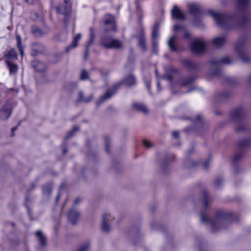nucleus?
Returning a JSON list of instances; mask_svg holds the SVG:
<instances>
[{
  "label": "nucleus",
  "instance_id": "obj_1",
  "mask_svg": "<svg viewBox=\"0 0 251 251\" xmlns=\"http://www.w3.org/2000/svg\"><path fill=\"white\" fill-rule=\"evenodd\" d=\"M207 13L214 19L219 26H229L230 23L233 22V19L231 16L221 14L212 9L208 10Z\"/></svg>",
  "mask_w": 251,
  "mask_h": 251
},
{
  "label": "nucleus",
  "instance_id": "obj_2",
  "mask_svg": "<svg viewBox=\"0 0 251 251\" xmlns=\"http://www.w3.org/2000/svg\"><path fill=\"white\" fill-rule=\"evenodd\" d=\"M235 50L243 61L246 62L250 59V56L247 53L245 41L244 39H242L237 41L235 46Z\"/></svg>",
  "mask_w": 251,
  "mask_h": 251
},
{
  "label": "nucleus",
  "instance_id": "obj_3",
  "mask_svg": "<svg viewBox=\"0 0 251 251\" xmlns=\"http://www.w3.org/2000/svg\"><path fill=\"white\" fill-rule=\"evenodd\" d=\"M206 43L202 39H196L190 45L191 51L195 53H201L205 50Z\"/></svg>",
  "mask_w": 251,
  "mask_h": 251
},
{
  "label": "nucleus",
  "instance_id": "obj_4",
  "mask_svg": "<svg viewBox=\"0 0 251 251\" xmlns=\"http://www.w3.org/2000/svg\"><path fill=\"white\" fill-rule=\"evenodd\" d=\"M101 44L105 48L120 49L122 47V44L119 40L109 37L103 38Z\"/></svg>",
  "mask_w": 251,
  "mask_h": 251
},
{
  "label": "nucleus",
  "instance_id": "obj_5",
  "mask_svg": "<svg viewBox=\"0 0 251 251\" xmlns=\"http://www.w3.org/2000/svg\"><path fill=\"white\" fill-rule=\"evenodd\" d=\"M103 22L107 26L106 30L115 31L116 28L115 19L113 16L107 14L103 17Z\"/></svg>",
  "mask_w": 251,
  "mask_h": 251
},
{
  "label": "nucleus",
  "instance_id": "obj_6",
  "mask_svg": "<svg viewBox=\"0 0 251 251\" xmlns=\"http://www.w3.org/2000/svg\"><path fill=\"white\" fill-rule=\"evenodd\" d=\"M12 112L11 105L9 103H6L0 110V119L1 120H7Z\"/></svg>",
  "mask_w": 251,
  "mask_h": 251
},
{
  "label": "nucleus",
  "instance_id": "obj_7",
  "mask_svg": "<svg viewBox=\"0 0 251 251\" xmlns=\"http://www.w3.org/2000/svg\"><path fill=\"white\" fill-rule=\"evenodd\" d=\"M65 6H59L56 7V10L58 13L63 15H67L71 11V5L69 0H64Z\"/></svg>",
  "mask_w": 251,
  "mask_h": 251
},
{
  "label": "nucleus",
  "instance_id": "obj_8",
  "mask_svg": "<svg viewBox=\"0 0 251 251\" xmlns=\"http://www.w3.org/2000/svg\"><path fill=\"white\" fill-rule=\"evenodd\" d=\"M111 220V216L109 213H105L102 215L101 229L103 231L107 232L109 230L110 226L107 222Z\"/></svg>",
  "mask_w": 251,
  "mask_h": 251
},
{
  "label": "nucleus",
  "instance_id": "obj_9",
  "mask_svg": "<svg viewBox=\"0 0 251 251\" xmlns=\"http://www.w3.org/2000/svg\"><path fill=\"white\" fill-rule=\"evenodd\" d=\"M5 63L9 71V75H15L19 69L18 66L9 60H5Z\"/></svg>",
  "mask_w": 251,
  "mask_h": 251
},
{
  "label": "nucleus",
  "instance_id": "obj_10",
  "mask_svg": "<svg viewBox=\"0 0 251 251\" xmlns=\"http://www.w3.org/2000/svg\"><path fill=\"white\" fill-rule=\"evenodd\" d=\"M78 216V213L75 210L72 209L68 213V217L69 221L73 225H75L77 221Z\"/></svg>",
  "mask_w": 251,
  "mask_h": 251
},
{
  "label": "nucleus",
  "instance_id": "obj_11",
  "mask_svg": "<svg viewBox=\"0 0 251 251\" xmlns=\"http://www.w3.org/2000/svg\"><path fill=\"white\" fill-rule=\"evenodd\" d=\"M172 15L173 18L178 20H184L185 19L184 14L176 6H174L172 9Z\"/></svg>",
  "mask_w": 251,
  "mask_h": 251
},
{
  "label": "nucleus",
  "instance_id": "obj_12",
  "mask_svg": "<svg viewBox=\"0 0 251 251\" xmlns=\"http://www.w3.org/2000/svg\"><path fill=\"white\" fill-rule=\"evenodd\" d=\"M17 57V53L14 49L10 50L4 55L5 60H13L16 59Z\"/></svg>",
  "mask_w": 251,
  "mask_h": 251
},
{
  "label": "nucleus",
  "instance_id": "obj_13",
  "mask_svg": "<svg viewBox=\"0 0 251 251\" xmlns=\"http://www.w3.org/2000/svg\"><path fill=\"white\" fill-rule=\"evenodd\" d=\"M250 0H238L237 7L240 10H245L249 6Z\"/></svg>",
  "mask_w": 251,
  "mask_h": 251
},
{
  "label": "nucleus",
  "instance_id": "obj_14",
  "mask_svg": "<svg viewBox=\"0 0 251 251\" xmlns=\"http://www.w3.org/2000/svg\"><path fill=\"white\" fill-rule=\"evenodd\" d=\"M132 106L137 111L146 113L148 111L147 107L144 104L139 102H133Z\"/></svg>",
  "mask_w": 251,
  "mask_h": 251
},
{
  "label": "nucleus",
  "instance_id": "obj_15",
  "mask_svg": "<svg viewBox=\"0 0 251 251\" xmlns=\"http://www.w3.org/2000/svg\"><path fill=\"white\" fill-rule=\"evenodd\" d=\"M188 8L189 12L192 15L197 14L200 10L199 6L194 3H191L188 4Z\"/></svg>",
  "mask_w": 251,
  "mask_h": 251
},
{
  "label": "nucleus",
  "instance_id": "obj_16",
  "mask_svg": "<svg viewBox=\"0 0 251 251\" xmlns=\"http://www.w3.org/2000/svg\"><path fill=\"white\" fill-rule=\"evenodd\" d=\"M244 112L242 110H236L231 114V118L234 121L237 120L243 117Z\"/></svg>",
  "mask_w": 251,
  "mask_h": 251
},
{
  "label": "nucleus",
  "instance_id": "obj_17",
  "mask_svg": "<svg viewBox=\"0 0 251 251\" xmlns=\"http://www.w3.org/2000/svg\"><path fill=\"white\" fill-rule=\"evenodd\" d=\"M115 90L112 91L111 92H110V91H106L105 94L100 99L99 101L97 102V104H99L101 102H103L104 101L110 98L115 93Z\"/></svg>",
  "mask_w": 251,
  "mask_h": 251
},
{
  "label": "nucleus",
  "instance_id": "obj_18",
  "mask_svg": "<svg viewBox=\"0 0 251 251\" xmlns=\"http://www.w3.org/2000/svg\"><path fill=\"white\" fill-rule=\"evenodd\" d=\"M213 44L217 47L221 46L226 42V38L224 37H217L213 40Z\"/></svg>",
  "mask_w": 251,
  "mask_h": 251
},
{
  "label": "nucleus",
  "instance_id": "obj_19",
  "mask_svg": "<svg viewBox=\"0 0 251 251\" xmlns=\"http://www.w3.org/2000/svg\"><path fill=\"white\" fill-rule=\"evenodd\" d=\"M168 46L170 50L172 51H176L177 50L176 44V36H172L168 41Z\"/></svg>",
  "mask_w": 251,
  "mask_h": 251
},
{
  "label": "nucleus",
  "instance_id": "obj_20",
  "mask_svg": "<svg viewBox=\"0 0 251 251\" xmlns=\"http://www.w3.org/2000/svg\"><path fill=\"white\" fill-rule=\"evenodd\" d=\"M32 66L35 70L38 72H42L43 71L42 68L44 66V64L38 60H34L32 62Z\"/></svg>",
  "mask_w": 251,
  "mask_h": 251
},
{
  "label": "nucleus",
  "instance_id": "obj_21",
  "mask_svg": "<svg viewBox=\"0 0 251 251\" xmlns=\"http://www.w3.org/2000/svg\"><path fill=\"white\" fill-rule=\"evenodd\" d=\"M81 34H77L73 40V42L72 44L67 48V51H68L71 48H75L77 45V42L81 38Z\"/></svg>",
  "mask_w": 251,
  "mask_h": 251
},
{
  "label": "nucleus",
  "instance_id": "obj_22",
  "mask_svg": "<svg viewBox=\"0 0 251 251\" xmlns=\"http://www.w3.org/2000/svg\"><path fill=\"white\" fill-rule=\"evenodd\" d=\"M124 83L126 86H132L136 83L135 77L133 75H130L124 81Z\"/></svg>",
  "mask_w": 251,
  "mask_h": 251
},
{
  "label": "nucleus",
  "instance_id": "obj_23",
  "mask_svg": "<svg viewBox=\"0 0 251 251\" xmlns=\"http://www.w3.org/2000/svg\"><path fill=\"white\" fill-rule=\"evenodd\" d=\"M16 39L17 41L18 48L20 51L21 55L23 56L24 54V49L22 46V39L21 36L19 35H17L16 36Z\"/></svg>",
  "mask_w": 251,
  "mask_h": 251
},
{
  "label": "nucleus",
  "instance_id": "obj_24",
  "mask_svg": "<svg viewBox=\"0 0 251 251\" xmlns=\"http://www.w3.org/2000/svg\"><path fill=\"white\" fill-rule=\"evenodd\" d=\"M36 235L38 237L41 245L44 246L46 244L45 238L40 231L36 232Z\"/></svg>",
  "mask_w": 251,
  "mask_h": 251
},
{
  "label": "nucleus",
  "instance_id": "obj_25",
  "mask_svg": "<svg viewBox=\"0 0 251 251\" xmlns=\"http://www.w3.org/2000/svg\"><path fill=\"white\" fill-rule=\"evenodd\" d=\"M159 31V24L156 23L152 30V37L153 39L158 37Z\"/></svg>",
  "mask_w": 251,
  "mask_h": 251
},
{
  "label": "nucleus",
  "instance_id": "obj_26",
  "mask_svg": "<svg viewBox=\"0 0 251 251\" xmlns=\"http://www.w3.org/2000/svg\"><path fill=\"white\" fill-rule=\"evenodd\" d=\"M138 46L143 50H146L145 39L143 35H141L139 38Z\"/></svg>",
  "mask_w": 251,
  "mask_h": 251
},
{
  "label": "nucleus",
  "instance_id": "obj_27",
  "mask_svg": "<svg viewBox=\"0 0 251 251\" xmlns=\"http://www.w3.org/2000/svg\"><path fill=\"white\" fill-rule=\"evenodd\" d=\"M92 96H90L89 97V98H84L83 99V97H82V93H79V97H78V100L79 101H83L84 102H89L92 99Z\"/></svg>",
  "mask_w": 251,
  "mask_h": 251
},
{
  "label": "nucleus",
  "instance_id": "obj_28",
  "mask_svg": "<svg viewBox=\"0 0 251 251\" xmlns=\"http://www.w3.org/2000/svg\"><path fill=\"white\" fill-rule=\"evenodd\" d=\"M143 144L144 147L149 148L152 146L151 143L148 140L144 139L143 140Z\"/></svg>",
  "mask_w": 251,
  "mask_h": 251
},
{
  "label": "nucleus",
  "instance_id": "obj_29",
  "mask_svg": "<svg viewBox=\"0 0 251 251\" xmlns=\"http://www.w3.org/2000/svg\"><path fill=\"white\" fill-rule=\"evenodd\" d=\"M88 77V73L85 71H83L81 72L80 75V79L82 80H85Z\"/></svg>",
  "mask_w": 251,
  "mask_h": 251
},
{
  "label": "nucleus",
  "instance_id": "obj_30",
  "mask_svg": "<svg viewBox=\"0 0 251 251\" xmlns=\"http://www.w3.org/2000/svg\"><path fill=\"white\" fill-rule=\"evenodd\" d=\"M181 29H184V27H183V26H182L178 24H176V25H175L174 26V30L175 31H178Z\"/></svg>",
  "mask_w": 251,
  "mask_h": 251
},
{
  "label": "nucleus",
  "instance_id": "obj_31",
  "mask_svg": "<svg viewBox=\"0 0 251 251\" xmlns=\"http://www.w3.org/2000/svg\"><path fill=\"white\" fill-rule=\"evenodd\" d=\"M89 249V245H85L81 246L78 251H87Z\"/></svg>",
  "mask_w": 251,
  "mask_h": 251
},
{
  "label": "nucleus",
  "instance_id": "obj_32",
  "mask_svg": "<svg viewBox=\"0 0 251 251\" xmlns=\"http://www.w3.org/2000/svg\"><path fill=\"white\" fill-rule=\"evenodd\" d=\"M78 130V128L76 127H74V128L73 129V130L72 131H70L68 134L67 135V138H70L71 137V136H73V133H74V132L76 131V130Z\"/></svg>",
  "mask_w": 251,
  "mask_h": 251
},
{
  "label": "nucleus",
  "instance_id": "obj_33",
  "mask_svg": "<svg viewBox=\"0 0 251 251\" xmlns=\"http://www.w3.org/2000/svg\"><path fill=\"white\" fill-rule=\"evenodd\" d=\"M172 136L175 138H177L179 136V133L177 131H175L172 132Z\"/></svg>",
  "mask_w": 251,
  "mask_h": 251
},
{
  "label": "nucleus",
  "instance_id": "obj_34",
  "mask_svg": "<svg viewBox=\"0 0 251 251\" xmlns=\"http://www.w3.org/2000/svg\"><path fill=\"white\" fill-rule=\"evenodd\" d=\"M201 221L202 222H206L207 221V218L203 214H201Z\"/></svg>",
  "mask_w": 251,
  "mask_h": 251
},
{
  "label": "nucleus",
  "instance_id": "obj_35",
  "mask_svg": "<svg viewBox=\"0 0 251 251\" xmlns=\"http://www.w3.org/2000/svg\"><path fill=\"white\" fill-rule=\"evenodd\" d=\"M38 0H25L27 3L32 4L37 1Z\"/></svg>",
  "mask_w": 251,
  "mask_h": 251
},
{
  "label": "nucleus",
  "instance_id": "obj_36",
  "mask_svg": "<svg viewBox=\"0 0 251 251\" xmlns=\"http://www.w3.org/2000/svg\"><path fill=\"white\" fill-rule=\"evenodd\" d=\"M223 62L226 64H229L230 63V61L229 60V58L227 57L223 59Z\"/></svg>",
  "mask_w": 251,
  "mask_h": 251
},
{
  "label": "nucleus",
  "instance_id": "obj_37",
  "mask_svg": "<svg viewBox=\"0 0 251 251\" xmlns=\"http://www.w3.org/2000/svg\"><path fill=\"white\" fill-rule=\"evenodd\" d=\"M204 205L205 206H207V196L206 194H204Z\"/></svg>",
  "mask_w": 251,
  "mask_h": 251
},
{
  "label": "nucleus",
  "instance_id": "obj_38",
  "mask_svg": "<svg viewBox=\"0 0 251 251\" xmlns=\"http://www.w3.org/2000/svg\"><path fill=\"white\" fill-rule=\"evenodd\" d=\"M17 129V127H14L12 128L11 131H12V135H13V132L16 131Z\"/></svg>",
  "mask_w": 251,
  "mask_h": 251
},
{
  "label": "nucleus",
  "instance_id": "obj_39",
  "mask_svg": "<svg viewBox=\"0 0 251 251\" xmlns=\"http://www.w3.org/2000/svg\"><path fill=\"white\" fill-rule=\"evenodd\" d=\"M209 161H208V162H205L204 164H203V166L205 168H206L207 166H208V164H209Z\"/></svg>",
  "mask_w": 251,
  "mask_h": 251
},
{
  "label": "nucleus",
  "instance_id": "obj_40",
  "mask_svg": "<svg viewBox=\"0 0 251 251\" xmlns=\"http://www.w3.org/2000/svg\"><path fill=\"white\" fill-rule=\"evenodd\" d=\"M91 36H92L91 38L92 39H91V41L90 42V43L89 44V45H90L91 44V43L92 42V40L94 39V36H93V33H92V31H91Z\"/></svg>",
  "mask_w": 251,
  "mask_h": 251
},
{
  "label": "nucleus",
  "instance_id": "obj_41",
  "mask_svg": "<svg viewBox=\"0 0 251 251\" xmlns=\"http://www.w3.org/2000/svg\"><path fill=\"white\" fill-rule=\"evenodd\" d=\"M189 36V33L188 32H186L185 33L184 37L185 38H188Z\"/></svg>",
  "mask_w": 251,
  "mask_h": 251
},
{
  "label": "nucleus",
  "instance_id": "obj_42",
  "mask_svg": "<svg viewBox=\"0 0 251 251\" xmlns=\"http://www.w3.org/2000/svg\"><path fill=\"white\" fill-rule=\"evenodd\" d=\"M157 85L158 89L159 90H160L161 88H160V84L159 82H157Z\"/></svg>",
  "mask_w": 251,
  "mask_h": 251
},
{
  "label": "nucleus",
  "instance_id": "obj_43",
  "mask_svg": "<svg viewBox=\"0 0 251 251\" xmlns=\"http://www.w3.org/2000/svg\"><path fill=\"white\" fill-rule=\"evenodd\" d=\"M152 45H153V46H154V47L155 46V43L154 41H153Z\"/></svg>",
  "mask_w": 251,
  "mask_h": 251
},
{
  "label": "nucleus",
  "instance_id": "obj_44",
  "mask_svg": "<svg viewBox=\"0 0 251 251\" xmlns=\"http://www.w3.org/2000/svg\"><path fill=\"white\" fill-rule=\"evenodd\" d=\"M147 87H148V89H149V83H147Z\"/></svg>",
  "mask_w": 251,
  "mask_h": 251
},
{
  "label": "nucleus",
  "instance_id": "obj_45",
  "mask_svg": "<svg viewBox=\"0 0 251 251\" xmlns=\"http://www.w3.org/2000/svg\"><path fill=\"white\" fill-rule=\"evenodd\" d=\"M77 203V200H76L75 201V203L76 204Z\"/></svg>",
  "mask_w": 251,
  "mask_h": 251
},
{
  "label": "nucleus",
  "instance_id": "obj_46",
  "mask_svg": "<svg viewBox=\"0 0 251 251\" xmlns=\"http://www.w3.org/2000/svg\"><path fill=\"white\" fill-rule=\"evenodd\" d=\"M63 152L65 153L66 152V151L65 150H63Z\"/></svg>",
  "mask_w": 251,
  "mask_h": 251
},
{
  "label": "nucleus",
  "instance_id": "obj_47",
  "mask_svg": "<svg viewBox=\"0 0 251 251\" xmlns=\"http://www.w3.org/2000/svg\"><path fill=\"white\" fill-rule=\"evenodd\" d=\"M250 79L251 81V75L250 76Z\"/></svg>",
  "mask_w": 251,
  "mask_h": 251
},
{
  "label": "nucleus",
  "instance_id": "obj_48",
  "mask_svg": "<svg viewBox=\"0 0 251 251\" xmlns=\"http://www.w3.org/2000/svg\"><path fill=\"white\" fill-rule=\"evenodd\" d=\"M58 199H59V197H58L57 198V201H58Z\"/></svg>",
  "mask_w": 251,
  "mask_h": 251
}]
</instances>
